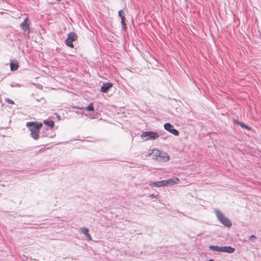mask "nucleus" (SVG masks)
Listing matches in <instances>:
<instances>
[{
  "mask_svg": "<svg viewBox=\"0 0 261 261\" xmlns=\"http://www.w3.org/2000/svg\"><path fill=\"white\" fill-rule=\"evenodd\" d=\"M46 135H41V137H42V138H43V137H46Z\"/></svg>",
  "mask_w": 261,
  "mask_h": 261,
  "instance_id": "obj_24",
  "label": "nucleus"
},
{
  "mask_svg": "<svg viewBox=\"0 0 261 261\" xmlns=\"http://www.w3.org/2000/svg\"><path fill=\"white\" fill-rule=\"evenodd\" d=\"M209 248L213 251L227 252L229 253H232L234 252L235 250L234 248L231 246L219 247L218 246L210 245L209 246Z\"/></svg>",
  "mask_w": 261,
  "mask_h": 261,
  "instance_id": "obj_3",
  "label": "nucleus"
},
{
  "mask_svg": "<svg viewBox=\"0 0 261 261\" xmlns=\"http://www.w3.org/2000/svg\"><path fill=\"white\" fill-rule=\"evenodd\" d=\"M164 127L166 130L168 131L170 133L175 136H178L179 132L176 129H175L173 125L170 123H166L164 125Z\"/></svg>",
  "mask_w": 261,
  "mask_h": 261,
  "instance_id": "obj_8",
  "label": "nucleus"
},
{
  "mask_svg": "<svg viewBox=\"0 0 261 261\" xmlns=\"http://www.w3.org/2000/svg\"><path fill=\"white\" fill-rule=\"evenodd\" d=\"M81 232L84 234L86 237L87 240H91L92 238L90 234L89 233V229L87 228H81Z\"/></svg>",
  "mask_w": 261,
  "mask_h": 261,
  "instance_id": "obj_13",
  "label": "nucleus"
},
{
  "mask_svg": "<svg viewBox=\"0 0 261 261\" xmlns=\"http://www.w3.org/2000/svg\"><path fill=\"white\" fill-rule=\"evenodd\" d=\"M167 181H168V184L173 185L174 184L178 183L179 180L178 178H170L169 179L167 180Z\"/></svg>",
  "mask_w": 261,
  "mask_h": 261,
  "instance_id": "obj_16",
  "label": "nucleus"
},
{
  "mask_svg": "<svg viewBox=\"0 0 261 261\" xmlns=\"http://www.w3.org/2000/svg\"><path fill=\"white\" fill-rule=\"evenodd\" d=\"M80 109L85 110L87 111H89L90 112L89 115H86L89 117L93 119L96 118V116L97 115V113H95L94 109L93 107V103H90L87 107H82L81 108H79Z\"/></svg>",
  "mask_w": 261,
  "mask_h": 261,
  "instance_id": "obj_7",
  "label": "nucleus"
},
{
  "mask_svg": "<svg viewBox=\"0 0 261 261\" xmlns=\"http://www.w3.org/2000/svg\"><path fill=\"white\" fill-rule=\"evenodd\" d=\"M58 2H60L61 0H57Z\"/></svg>",
  "mask_w": 261,
  "mask_h": 261,
  "instance_id": "obj_26",
  "label": "nucleus"
},
{
  "mask_svg": "<svg viewBox=\"0 0 261 261\" xmlns=\"http://www.w3.org/2000/svg\"><path fill=\"white\" fill-rule=\"evenodd\" d=\"M26 126L31 132V137L37 140L39 138L40 129L43 126L42 123L38 122H28Z\"/></svg>",
  "mask_w": 261,
  "mask_h": 261,
  "instance_id": "obj_1",
  "label": "nucleus"
},
{
  "mask_svg": "<svg viewBox=\"0 0 261 261\" xmlns=\"http://www.w3.org/2000/svg\"><path fill=\"white\" fill-rule=\"evenodd\" d=\"M43 123L47 126L50 127V128H53L54 126V122L52 120H45L43 121Z\"/></svg>",
  "mask_w": 261,
  "mask_h": 261,
  "instance_id": "obj_15",
  "label": "nucleus"
},
{
  "mask_svg": "<svg viewBox=\"0 0 261 261\" xmlns=\"http://www.w3.org/2000/svg\"><path fill=\"white\" fill-rule=\"evenodd\" d=\"M31 22L27 17L23 21L20 23V27L23 31L24 34L25 35L29 36L30 33V25Z\"/></svg>",
  "mask_w": 261,
  "mask_h": 261,
  "instance_id": "obj_6",
  "label": "nucleus"
},
{
  "mask_svg": "<svg viewBox=\"0 0 261 261\" xmlns=\"http://www.w3.org/2000/svg\"><path fill=\"white\" fill-rule=\"evenodd\" d=\"M118 16L121 18V24L122 30L125 31L127 29L126 24L125 23L126 18L124 16V12L122 10H120L118 12Z\"/></svg>",
  "mask_w": 261,
  "mask_h": 261,
  "instance_id": "obj_9",
  "label": "nucleus"
},
{
  "mask_svg": "<svg viewBox=\"0 0 261 261\" xmlns=\"http://www.w3.org/2000/svg\"><path fill=\"white\" fill-rule=\"evenodd\" d=\"M214 212L217 219L221 224L227 227H230L231 226L232 223L231 221L228 219V218L225 217L223 214L219 210L215 208L214 209Z\"/></svg>",
  "mask_w": 261,
  "mask_h": 261,
  "instance_id": "obj_2",
  "label": "nucleus"
},
{
  "mask_svg": "<svg viewBox=\"0 0 261 261\" xmlns=\"http://www.w3.org/2000/svg\"><path fill=\"white\" fill-rule=\"evenodd\" d=\"M159 134L156 132L153 131L144 132L141 135V137L144 139L145 141L155 140L159 138Z\"/></svg>",
  "mask_w": 261,
  "mask_h": 261,
  "instance_id": "obj_4",
  "label": "nucleus"
},
{
  "mask_svg": "<svg viewBox=\"0 0 261 261\" xmlns=\"http://www.w3.org/2000/svg\"><path fill=\"white\" fill-rule=\"evenodd\" d=\"M78 38L77 35L74 32H70L68 34L67 38L65 40V44L67 46L73 48V42L77 40Z\"/></svg>",
  "mask_w": 261,
  "mask_h": 261,
  "instance_id": "obj_5",
  "label": "nucleus"
},
{
  "mask_svg": "<svg viewBox=\"0 0 261 261\" xmlns=\"http://www.w3.org/2000/svg\"><path fill=\"white\" fill-rule=\"evenodd\" d=\"M159 196V195L158 194H150L149 195V197L151 198H157Z\"/></svg>",
  "mask_w": 261,
  "mask_h": 261,
  "instance_id": "obj_21",
  "label": "nucleus"
},
{
  "mask_svg": "<svg viewBox=\"0 0 261 261\" xmlns=\"http://www.w3.org/2000/svg\"><path fill=\"white\" fill-rule=\"evenodd\" d=\"M161 151H160L158 149H155L153 150V156L155 160L158 161V158H160V155L161 154Z\"/></svg>",
  "mask_w": 261,
  "mask_h": 261,
  "instance_id": "obj_17",
  "label": "nucleus"
},
{
  "mask_svg": "<svg viewBox=\"0 0 261 261\" xmlns=\"http://www.w3.org/2000/svg\"><path fill=\"white\" fill-rule=\"evenodd\" d=\"M149 186L151 187H160V185H159V182L158 181H154V182H151L149 183Z\"/></svg>",
  "mask_w": 261,
  "mask_h": 261,
  "instance_id": "obj_18",
  "label": "nucleus"
},
{
  "mask_svg": "<svg viewBox=\"0 0 261 261\" xmlns=\"http://www.w3.org/2000/svg\"><path fill=\"white\" fill-rule=\"evenodd\" d=\"M5 101L9 104H14V101L9 98H6Z\"/></svg>",
  "mask_w": 261,
  "mask_h": 261,
  "instance_id": "obj_20",
  "label": "nucleus"
},
{
  "mask_svg": "<svg viewBox=\"0 0 261 261\" xmlns=\"http://www.w3.org/2000/svg\"><path fill=\"white\" fill-rule=\"evenodd\" d=\"M170 159L168 153L166 152L161 151L160 158H158V161L159 162H167Z\"/></svg>",
  "mask_w": 261,
  "mask_h": 261,
  "instance_id": "obj_11",
  "label": "nucleus"
},
{
  "mask_svg": "<svg viewBox=\"0 0 261 261\" xmlns=\"http://www.w3.org/2000/svg\"><path fill=\"white\" fill-rule=\"evenodd\" d=\"M19 67L18 63L17 61H12L10 63V68L11 71L16 70Z\"/></svg>",
  "mask_w": 261,
  "mask_h": 261,
  "instance_id": "obj_14",
  "label": "nucleus"
},
{
  "mask_svg": "<svg viewBox=\"0 0 261 261\" xmlns=\"http://www.w3.org/2000/svg\"><path fill=\"white\" fill-rule=\"evenodd\" d=\"M256 239V237L254 235L252 234L249 237V240H251L252 241H253Z\"/></svg>",
  "mask_w": 261,
  "mask_h": 261,
  "instance_id": "obj_22",
  "label": "nucleus"
},
{
  "mask_svg": "<svg viewBox=\"0 0 261 261\" xmlns=\"http://www.w3.org/2000/svg\"><path fill=\"white\" fill-rule=\"evenodd\" d=\"M159 185H160V187L164 186L168 184V181H167V180H160L159 181Z\"/></svg>",
  "mask_w": 261,
  "mask_h": 261,
  "instance_id": "obj_19",
  "label": "nucleus"
},
{
  "mask_svg": "<svg viewBox=\"0 0 261 261\" xmlns=\"http://www.w3.org/2000/svg\"><path fill=\"white\" fill-rule=\"evenodd\" d=\"M208 261H215V260H214V259H209V260H208Z\"/></svg>",
  "mask_w": 261,
  "mask_h": 261,
  "instance_id": "obj_25",
  "label": "nucleus"
},
{
  "mask_svg": "<svg viewBox=\"0 0 261 261\" xmlns=\"http://www.w3.org/2000/svg\"><path fill=\"white\" fill-rule=\"evenodd\" d=\"M19 85H20L19 84L13 83L11 85V86L12 87H15L19 86Z\"/></svg>",
  "mask_w": 261,
  "mask_h": 261,
  "instance_id": "obj_23",
  "label": "nucleus"
},
{
  "mask_svg": "<svg viewBox=\"0 0 261 261\" xmlns=\"http://www.w3.org/2000/svg\"><path fill=\"white\" fill-rule=\"evenodd\" d=\"M233 121L235 124L240 125L242 128L247 129V130H250L251 129V127H250L248 125H246L244 123L240 122L238 120L233 119Z\"/></svg>",
  "mask_w": 261,
  "mask_h": 261,
  "instance_id": "obj_12",
  "label": "nucleus"
},
{
  "mask_svg": "<svg viewBox=\"0 0 261 261\" xmlns=\"http://www.w3.org/2000/svg\"><path fill=\"white\" fill-rule=\"evenodd\" d=\"M113 87V84L111 83H105L103 84L100 88L101 92L103 93H107Z\"/></svg>",
  "mask_w": 261,
  "mask_h": 261,
  "instance_id": "obj_10",
  "label": "nucleus"
}]
</instances>
